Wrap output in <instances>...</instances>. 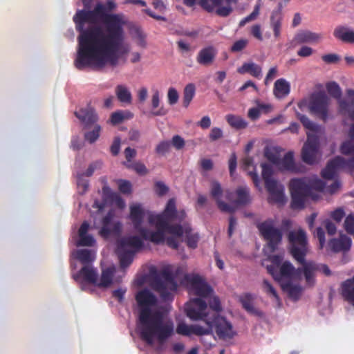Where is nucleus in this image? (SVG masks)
Here are the masks:
<instances>
[{"label": "nucleus", "instance_id": "obj_55", "mask_svg": "<svg viewBox=\"0 0 354 354\" xmlns=\"http://www.w3.org/2000/svg\"><path fill=\"white\" fill-rule=\"evenodd\" d=\"M95 243L94 238L90 234H85L82 236H79L77 241V246H93Z\"/></svg>", "mask_w": 354, "mask_h": 354}, {"label": "nucleus", "instance_id": "obj_18", "mask_svg": "<svg viewBox=\"0 0 354 354\" xmlns=\"http://www.w3.org/2000/svg\"><path fill=\"white\" fill-rule=\"evenodd\" d=\"M144 240L140 235L125 236L118 240L117 248L118 250L135 251L137 253L144 248Z\"/></svg>", "mask_w": 354, "mask_h": 354}, {"label": "nucleus", "instance_id": "obj_38", "mask_svg": "<svg viewBox=\"0 0 354 354\" xmlns=\"http://www.w3.org/2000/svg\"><path fill=\"white\" fill-rule=\"evenodd\" d=\"M236 200L238 205H247L250 203V189L246 186L239 187L236 190Z\"/></svg>", "mask_w": 354, "mask_h": 354}, {"label": "nucleus", "instance_id": "obj_54", "mask_svg": "<svg viewBox=\"0 0 354 354\" xmlns=\"http://www.w3.org/2000/svg\"><path fill=\"white\" fill-rule=\"evenodd\" d=\"M125 165L127 168L133 169L139 175L144 176L148 174V169L146 166L140 162L129 164L125 163Z\"/></svg>", "mask_w": 354, "mask_h": 354}, {"label": "nucleus", "instance_id": "obj_8", "mask_svg": "<svg viewBox=\"0 0 354 354\" xmlns=\"http://www.w3.org/2000/svg\"><path fill=\"white\" fill-rule=\"evenodd\" d=\"M329 104L328 97L324 93L319 92L311 95L308 108L312 114L326 122L328 119Z\"/></svg>", "mask_w": 354, "mask_h": 354}, {"label": "nucleus", "instance_id": "obj_12", "mask_svg": "<svg viewBox=\"0 0 354 354\" xmlns=\"http://www.w3.org/2000/svg\"><path fill=\"white\" fill-rule=\"evenodd\" d=\"M185 279L190 285L194 294L199 298H208L214 292L213 288L198 274H186Z\"/></svg>", "mask_w": 354, "mask_h": 354}, {"label": "nucleus", "instance_id": "obj_31", "mask_svg": "<svg viewBox=\"0 0 354 354\" xmlns=\"http://www.w3.org/2000/svg\"><path fill=\"white\" fill-rule=\"evenodd\" d=\"M326 90L328 94L333 98L337 100L338 104V113H339V102L342 100L346 102L351 103V100L347 97L348 100L342 99V89L339 84L335 82H330L326 85Z\"/></svg>", "mask_w": 354, "mask_h": 354}, {"label": "nucleus", "instance_id": "obj_63", "mask_svg": "<svg viewBox=\"0 0 354 354\" xmlns=\"http://www.w3.org/2000/svg\"><path fill=\"white\" fill-rule=\"evenodd\" d=\"M263 285L264 290L267 294H269L273 296L275 299H279V296L276 290L268 280L264 279Z\"/></svg>", "mask_w": 354, "mask_h": 354}, {"label": "nucleus", "instance_id": "obj_11", "mask_svg": "<svg viewBox=\"0 0 354 354\" xmlns=\"http://www.w3.org/2000/svg\"><path fill=\"white\" fill-rule=\"evenodd\" d=\"M145 210L140 204H133L130 206L129 218L132 222L134 230L145 240L149 241L150 233L153 231L142 227L145 216Z\"/></svg>", "mask_w": 354, "mask_h": 354}, {"label": "nucleus", "instance_id": "obj_37", "mask_svg": "<svg viewBox=\"0 0 354 354\" xmlns=\"http://www.w3.org/2000/svg\"><path fill=\"white\" fill-rule=\"evenodd\" d=\"M241 74L248 73L253 77L259 78L261 77V68L254 63H244L241 68L238 69Z\"/></svg>", "mask_w": 354, "mask_h": 354}, {"label": "nucleus", "instance_id": "obj_41", "mask_svg": "<svg viewBox=\"0 0 354 354\" xmlns=\"http://www.w3.org/2000/svg\"><path fill=\"white\" fill-rule=\"evenodd\" d=\"M201 320L205 323L206 326L203 327L199 325H192V334L198 336L212 334V326L211 325L212 321H211V318H206L205 319Z\"/></svg>", "mask_w": 354, "mask_h": 354}, {"label": "nucleus", "instance_id": "obj_58", "mask_svg": "<svg viewBox=\"0 0 354 354\" xmlns=\"http://www.w3.org/2000/svg\"><path fill=\"white\" fill-rule=\"evenodd\" d=\"M171 143L169 141H162L156 147V153L164 156L170 150Z\"/></svg>", "mask_w": 354, "mask_h": 354}, {"label": "nucleus", "instance_id": "obj_57", "mask_svg": "<svg viewBox=\"0 0 354 354\" xmlns=\"http://www.w3.org/2000/svg\"><path fill=\"white\" fill-rule=\"evenodd\" d=\"M259 8H260L259 5H257L254 7V10L252 12L251 14H250L248 16H247L246 17L243 18V19H241L240 21L239 26L243 27L248 22L254 20L259 14Z\"/></svg>", "mask_w": 354, "mask_h": 354}, {"label": "nucleus", "instance_id": "obj_39", "mask_svg": "<svg viewBox=\"0 0 354 354\" xmlns=\"http://www.w3.org/2000/svg\"><path fill=\"white\" fill-rule=\"evenodd\" d=\"M225 119L230 127L237 130L244 129L248 127V122L241 116L228 114Z\"/></svg>", "mask_w": 354, "mask_h": 354}, {"label": "nucleus", "instance_id": "obj_28", "mask_svg": "<svg viewBox=\"0 0 354 354\" xmlns=\"http://www.w3.org/2000/svg\"><path fill=\"white\" fill-rule=\"evenodd\" d=\"M281 170L295 172L297 171L294 160V153L292 151L287 152L283 158H279V162L276 163Z\"/></svg>", "mask_w": 354, "mask_h": 354}, {"label": "nucleus", "instance_id": "obj_4", "mask_svg": "<svg viewBox=\"0 0 354 354\" xmlns=\"http://www.w3.org/2000/svg\"><path fill=\"white\" fill-rule=\"evenodd\" d=\"M288 239L290 244V252L295 261L301 265L306 261L308 252L306 234L301 229L297 231H290Z\"/></svg>", "mask_w": 354, "mask_h": 354}, {"label": "nucleus", "instance_id": "obj_47", "mask_svg": "<svg viewBox=\"0 0 354 354\" xmlns=\"http://www.w3.org/2000/svg\"><path fill=\"white\" fill-rule=\"evenodd\" d=\"M297 118L306 129H308L313 132L318 131L319 126L311 121L306 115L298 113Z\"/></svg>", "mask_w": 354, "mask_h": 354}, {"label": "nucleus", "instance_id": "obj_35", "mask_svg": "<svg viewBox=\"0 0 354 354\" xmlns=\"http://www.w3.org/2000/svg\"><path fill=\"white\" fill-rule=\"evenodd\" d=\"M253 297L249 294H245L243 296L240 297V302L242 304L243 308L249 313L252 315L261 316V312L256 309L252 304Z\"/></svg>", "mask_w": 354, "mask_h": 354}, {"label": "nucleus", "instance_id": "obj_19", "mask_svg": "<svg viewBox=\"0 0 354 354\" xmlns=\"http://www.w3.org/2000/svg\"><path fill=\"white\" fill-rule=\"evenodd\" d=\"M270 196L268 202L272 204L283 205L286 203V198L284 194V186L278 181L270 182L265 186Z\"/></svg>", "mask_w": 354, "mask_h": 354}, {"label": "nucleus", "instance_id": "obj_6", "mask_svg": "<svg viewBox=\"0 0 354 354\" xmlns=\"http://www.w3.org/2000/svg\"><path fill=\"white\" fill-rule=\"evenodd\" d=\"M147 214L149 223L155 226L160 225L161 222L167 223L175 220L182 221L186 216L184 210L177 211L174 198H170L168 201L164 211L161 214H155L151 212H148Z\"/></svg>", "mask_w": 354, "mask_h": 354}, {"label": "nucleus", "instance_id": "obj_23", "mask_svg": "<svg viewBox=\"0 0 354 354\" xmlns=\"http://www.w3.org/2000/svg\"><path fill=\"white\" fill-rule=\"evenodd\" d=\"M283 8V3L279 2L277 10H273L270 16V26L273 30L274 35L277 38L279 37L281 34Z\"/></svg>", "mask_w": 354, "mask_h": 354}, {"label": "nucleus", "instance_id": "obj_2", "mask_svg": "<svg viewBox=\"0 0 354 354\" xmlns=\"http://www.w3.org/2000/svg\"><path fill=\"white\" fill-rule=\"evenodd\" d=\"M136 300L140 308L138 328L140 338L149 345H152L155 339L162 343L172 335L173 323L164 322L163 313L151 309L156 305L157 298L150 290L144 289L139 291L136 295Z\"/></svg>", "mask_w": 354, "mask_h": 354}, {"label": "nucleus", "instance_id": "obj_20", "mask_svg": "<svg viewBox=\"0 0 354 354\" xmlns=\"http://www.w3.org/2000/svg\"><path fill=\"white\" fill-rule=\"evenodd\" d=\"M223 193V190L221 184L218 181H213L211 184L210 194L215 200L218 209L223 212L233 213L235 211L234 207L221 200Z\"/></svg>", "mask_w": 354, "mask_h": 354}, {"label": "nucleus", "instance_id": "obj_61", "mask_svg": "<svg viewBox=\"0 0 354 354\" xmlns=\"http://www.w3.org/2000/svg\"><path fill=\"white\" fill-rule=\"evenodd\" d=\"M171 143L176 150L182 149L185 145V140L178 135H175L172 137Z\"/></svg>", "mask_w": 354, "mask_h": 354}, {"label": "nucleus", "instance_id": "obj_48", "mask_svg": "<svg viewBox=\"0 0 354 354\" xmlns=\"http://www.w3.org/2000/svg\"><path fill=\"white\" fill-rule=\"evenodd\" d=\"M262 178L265 182V186L270 182H276L277 180L272 178L273 170L271 165L267 163L261 164Z\"/></svg>", "mask_w": 354, "mask_h": 354}, {"label": "nucleus", "instance_id": "obj_15", "mask_svg": "<svg viewBox=\"0 0 354 354\" xmlns=\"http://www.w3.org/2000/svg\"><path fill=\"white\" fill-rule=\"evenodd\" d=\"M73 279L81 285V289L86 290V284L96 286L98 279L97 270L92 265H85L73 275Z\"/></svg>", "mask_w": 354, "mask_h": 354}, {"label": "nucleus", "instance_id": "obj_33", "mask_svg": "<svg viewBox=\"0 0 354 354\" xmlns=\"http://www.w3.org/2000/svg\"><path fill=\"white\" fill-rule=\"evenodd\" d=\"M116 252L120 260V267L123 269L129 267L131 264L134 256L136 254L135 251L118 250V248H116Z\"/></svg>", "mask_w": 354, "mask_h": 354}, {"label": "nucleus", "instance_id": "obj_29", "mask_svg": "<svg viewBox=\"0 0 354 354\" xmlns=\"http://www.w3.org/2000/svg\"><path fill=\"white\" fill-rule=\"evenodd\" d=\"M333 35L335 38L346 43H354V31L346 26H339L335 28Z\"/></svg>", "mask_w": 354, "mask_h": 354}, {"label": "nucleus", "instance_id": "obj_43", "mask_svg": "<svg viewBox=\"0 0 354 354\" xmlns=\"http://www.w3.org/2000/svg\"><path fill=\"white\" fill-rule=\"evenodd\" d=\"M196 87L194 84H188L183 91V104L187 107L195 95Z\"/></svg>", "mask_w": 354, "mask_h": 354}, {"label": "nucleus", "instance_id": "obj_30", "mask_svg": "<svg viewBox=\"0 0 354 354\" xmlns=\"http://www.w3.org/2000/svg\"><path fill=\"white\" fill-rule=\"evenodd\" d=\"M115 269L114 267H109L102 271L100 279L97 281L96 286L99 288L109 287L113 282V277Z\"/></svg>", "mask_w": 354, "mask_h": 354}, {"label": "nucleus", "instance_id": "obj_14", "mask_svg": "<svg viewBox=\"0 0 354 354\" xmlns=\"http://www.w3.org/2000/svg\"><path fill=\"white\" fill-rule=\"evenodd\" d=\"M212 329L214 328L216 335L220 339H231L234 335L230 322L219 315H212L211 317Z\"/></svg>", "mask_w": 354, "mask_h": 354}, {"label": "nucleus", "instance_id": "obj_21", "mask_svg": "<svg viewBox=\"0 0 354 354\" xmlns=\"http://www.w3.org/2000/svg\"><path fill=\"white\" fill-rule=\"evenodd\" d=\"M75 115L84 125L85 129L89 128L90 126L95 124L98 120V117L95 110L89 106L75 111Z\"/></svg>", "mask_w": 354, "mask_h": 354}, {"label": "nucleus", "instance_id": "obj_45", "mask_svg": "<svg viewBox=\"0 0 354 354\" xmlns=\"http://www.w3.org/2000/svg\"><path fill=\"white\" fill-rule=\"evenodd\" d=\"M264 156L269 161L276 165L279 158V149L276 147H266L264 149Z\"/></svg>", "mask_w": 354, "mask_h": 354}, {"label": "nucleus", "instance_id": "obj_17", "mask_svg": "<svg viewBox=\"0 0 354 354\" xmlns=\"http://www.w3.org/2000/svg\"><path fill=\"white\" fill-rule=\"evenodd\" d=\"M318 147L319 142L317 138L314 136L308 135L307 141L301 150L302 160L308 165L315 163Z\"/></svg>", "mask_w": 354, "mask_h": 354}, {"label": "nucleus", "instance_id": "obj_60", "mask_svg": "<svg viewBox=\"0 0 354 354\" xmlns=\"http://www.w3.org/2000/svg\"><path fill=\"white\" fill-rule=\"evenodd\" d=\"M168 102L170 105H174L178 102L179 95L176 88L171 87L167 93Z\"/></svg>", "mask_w": 354, "mask_h": 354}, {"label": "nucleus", "instance_id": "obj_5", "mask_svg": "<svg viewBox=\"0 0 354 354\" xmlns=\"http://www.w3.org/2000/svg\"><path fill=\"white\" fill-rule=\"evenodd\" d=\"M289 189L291 194V207L294 209H303L306 198L310 195V187L308 186L307 178L292 179Z\"/></svg>", "mask_w": 354, "mask_h": 354}, {"label": "nucleus", "instance_id": "obj_9", "mask_svg": "<svg viewBox=\"0 0 354 354\" xmlns=\"http://www.w3.org/2000/svg\"><path fill=\"white\" fill-rule=\"evenodd\" d=\"M156 231L150 233L149 241L158 245L165 241V232L174 235L176 237H181L185 234V227L180 224L172 225L169 222L162 223L156 225Z\"/></svg>", "mask_w": 354, "mask_h": 354}, {"label": "nucleus", "instance_id": "obj_36", "mask_svg": "<svg viewBox=\"0 0 354 354\" xmlns=\"http://www.w3.org/2000/svg\"><path fill=\"white\" fill-rule=\"evenodd\" d=\"M185 235L187 245L192 249L196 248L199 241V235L198 233H193L189 225H185Z\"/></svg>", "mask_w": 354, "mask_h": 354}, {"label": "nucleus", "instance_id": "obj_50", "mask_svg": "<svg viewBox=\"0 0 354 354\" xmlns=\"http://www.w3.org/2000/svg\"><path fill=\"white\" fill-rule=\"evenodd\" d=\"M209 299L208 300L209 308L212 310L213 312H209L210 317L212 315H218L220 312L222 311V306L221 304V301L217 296L209 297Z\"/></svg>", "mask_w": 354, "mask_h": 354}, {"label": "nucleus", "instance_id": "obj_49", "mask_svg": "<svg viewBox=\"0 0 354 354\" xmlns=\"http://www.w3.org/2000/svg\"><path fill=\"white\" fill-rule=\"evenodd\" d=\"M132 116L133 115L129 112L124 114L122 111H116L111 115L110 122L112 124L116 125L122 122L124 119L132 118Z\"/></svg>", "mask_w": 354, "mask_h": 354}, {"label": "nucleus", "instance_id": "obj_64", "mask_svg": "<svg viewBox=\"0 0 354 354\" xmlns=\"http://www.w3.org/2000/svg\"><path fill=\"white\" fill-rule=\"evenodd\" d=\"M223 136V131L218 127H213L209 134V138L211 141H216Z\"/></svg>", "mask_w": 354, "mask_h": 354}, {"label": "nucleus", "instance_id": "obj_62", "mask_svg": "<svg viewBox=\"0 0 354 354\" xmlns=\"http://www.w3.org/2000/svg\"><path fill=\"white\" fill-rule=\"evenodd\" d=\"M248 44L247 39H239L234 43L231 47V51L233 53L240 52L243 50Z\"/></svg>", "mask_w": 354, "mask_h": 354}, {"label": "nucleus", "instance_id": "obj_3", "mask_svg": "<svg viewBox=\"0 0 354 354\" xmlns=\"http://www.w3.org/2000/svg\"><path fill=\"white\" fill-rule=\"evenodd\" d=\"M151 286L164 301L172 299L171 292L177 290V283L174 275L167 270H162L160 275L154 277Z\"/></svg>", "mask_w": 354, "mask_h": 354}, {"label": "nucleus", "instance_id": "obj_59", "mask_svg": "<svg viewBox=\"0 0 354 354\" xmlns=\"http://www.w3.org/2000/svg\"><path fill=\"white\" fill-rule=\"evenodd\" d=\"M344 216L345 212L343 207H338L330 214V217L337 223H340Z\"/></svg>", "mask_w": 354, "mask_h": 354}, {"label": "nucleus", "instance_id": "obj_52", "mask_svg": "<svg viewBox=\"0 0 354 354\" xmlns=\"http://www.w3.org/2000/svg\"><path fill=\"white\" fill-rule=\"evenodd\" d=\"M308 186L310 187V192L314 189L319 192L324 191L326 183L319 178L307 179Z\"/></svg>", "mask_w": 354, "mask_h": 354}, {"label": "nucleus", "instance_id": "obj_40", "mask_svg": "<svg viewBox=\"0 0 354 354\" xmlns=\"http://www.w3.org/2000/svg\"><path fill=\"white\" fill-rule=\"evenodd\" d=\"M281 287L294 300H297L302 292V288L299 285L292 284L290 281L282 284Z\"/></svg>", "mask_w": 354, "mask_h": 354}, {"label": "nucleus", "instance_id": "obj_51", "mask_svg": "<svg viewBox=\"0 0 354 354\" xmlns=\"http://www.w3.org/2000/svg\"><path fill=\"white\" fill-rule=\"evenodd\" d=\"M101 131V127L97 124H94L93 129L91 131H88L84 134V138L89 143L95 142L100 137Z\"/></svg>", "mask_w": 354, "mask_h": 354}, {"label": "nucleus", "instance_id": "obj_46", "mask_svg": "<svg viewBox=\"0 0 354 354\" xmlns=\"http://www.w3.org/2000/svg\"><path fill=\"white\" fill-rule=\"evenodd\" d=\"M230 3L233 0H226ZM223 0H199V5L205 10L212 12L215 7L221 6Z\"/></svg>", "mask_w": 354, "mask_h": 354}, {"label": "nucleus", "instance_id": "obj_22", "mask_svg": "<svg viewBox=\"0 0 354 354\" xmlns=\"http://www.w3.org/2000/svg\"><path fill=\"white\" fill-rule=\"evenodd\" d=\"M351 239L345 234H341L338 239H332L328 242L329 248L334 252L348 251L351 246Z\"/></svg>", "mask_w": 354, "mask_h": 354}, {"label": "nucleus", "instance_id": "obj_24", "mask_svg": "<svg viewBox=\"0 0 354 354\" xmlns=\"http://www.w3.org/2000/svg\"><path fill=\"white\" fill-rule=\"evenodd\" d=\"M303 272L302 268L296 269L294 266L288 261H284L279 269V280L281 278L295 279Z\"/></svg>", "mask_w": 354, "mask_h": 354}, {"label": "nucleus", "instance_id": "obj_56", "mask_svg": "<svg viewBox=\"0 0 354 354\" xmlns=\"http://www.w3.org/2000/svg\"><path fill=\"white\" fill-rule=\"evenodd\" d=\"M192 325L188 326L184 322L178 323L176 329L178 334L184 336H190L192 335Z\"/></svg>", "mask_w": 354, "mask_h": 354}, {"label": "nucleus", "instance_id": "obj_7", "mask_svg": "<svg viewBox=\"0 0 354 354\" xmlns=\"http://www.w3.org/2000/svg\"><path fill=\"white\" fill-rule=\"evenodd\" d=\"M274 221L267 219L257 225L260 234L268 241V246L274 252L282 240V232L280 229L274 227Z\"/></svg>", "mask_w": 354, "mask_h": 354}, {"label": "nucleus", "instance_id": "obj_10", "mask_svg": "<svg viewBox=\"0 0 354 354\" xmlns=\"http://www.w3.org/2000/svg\"><path fill=\"white\" fill-rule=\"evenodd\" d=\"M186 315L192 321H198L211 318L205 301L201 298H194L186 304L185 307Z\"/></svg>", "mask_w": 354, "mask_h": 354}, {"label": "nucleus", "instance_id": "obj_32", "mask_svg": "<svg viewBox=\"0 0 354 354\" xmlns=\"http://www.w3.org/2000/svg\"><path fill=\"white\" fill-rule=\"evenodd\" d=\"M290 91V84L283 78L277 80L274 85V93L277 97L288 95Z\"/></svg>", "mask_w": 354, "mask_h": 354}, {"label": "nucleus", "instance_id": "obj_34", "mask_svg": "<svg viewBox=\"0 0 354 354\" xmlns=\"http://www.w3.org/2000/svg\"><path fill=\"white\" fill-rule=\"evenodd\" d=\"M76 259L84 266L91 265L95 260V252L89 249H80L76 252Z\"/></svg>", "mask_w": 354, "mask_h": 354}, {"label": "nucleus", "instance_id": "obj_25", "mask_svg": "<svg viewBox=\"0 0 354 354\" xmlns=\"http://www.w3.org/2000/svg\"><path fill=\"white\" fill-rule=\"evenodd\" d=\"M322 38V34L310 30H302L295 35V41L299 44L305 43L314 44L317 43Z\"/></svg>", "mask_w": 354, "mask_h": 354}, {"label": "nucleus", "instance_id": "obj_53", "mask_svg": "<svg viewBox=\"0 0 354 354\" xmlns=\"http://www.w3.org/2000/svg\"><path fill=\"white\" fill-rule=\"evenodd\" d=\"M340 152L346 156L354 155V140H348L343 142L340 146Z\"/></svg>", "mask_w": 354, "mask_h": 354}, {"label": "nucleus", "instance_id": "obj_1", "mask_svg": "<svg viewBox=\"0 0 354 354\" xmlns=\"http://www.w3.org/2000/svg\"><path fill=\"white\" fill-rule=\"evenodd\" d=\"M82 1L84 8L77 10L73 17L79 32L74 66L80 71L87 67L102 68L106 64L116 66L124 41L122 15L106 13L101 3L91 10L93 0Z\"/></svg>", "mask_w": 354, "mask_h": 354}, {"label": "nucleus", "instance_id": "obj_16", "mask_svg": "<svg viewBox=\"0 0 354 354\" xmlns=\"http://www.w3.org/2000/svg\"><path fill=\"white\" fill-rule=\"evenodd\" d=\"M346 95L351 100V103L344 100L339 102V114L344 118L350 119L354 122V90L348 88L346 91ZM348 136L354 139V122L351 125Z\"/></svg>", "mask_w": 354, "mask_h": 354}, {"label": "nucleus", "instance_id": "obj_42", "mask_svg": "<svg viewBox=\"0 0 354 354\" xmlns=\"http://www.w3.org/2000/svg\"><path fill=\"white\" fill-rule=\"evenodd\" d=\"M122 225L120 222H115L112 225H102L100 230V234L104 238H108L112 234L120 232Z\"/></svg>", "mask_w": 354, "mask_h": 354}, {"label": "nucleus", "instance_id": "obj_27", "mask_svg": "<svg viewBox=\"0 0 354 354\" xmlns=\"http://www.w3.org/2000/svg\"><path fill=\"white\" fill-rule=\"evenodd\" d=\"M339 156H336L329 160L324 169H322L321 174L324 179L331 180L335 176L338 169L342 168L338 162L342 161Z\"/></svg>", "mask_w": 354, "mask_h": 354}, {"label": "nucleus", "instance_id": "obj_26", "mask_svg": "<svg viewBox=\"0 0 354 354\" xmlns=\"http://www.w3.org/2000/svg\"><path fill=\"white\" fill-rule=\"evenodd\" d=\"M216 55L215 48L212 46H208L202 48L199 52L196 57V61L201 65H209L211 64Z\"/></svg>", "mask_w": 354, "mask_h": 354}, {"label": "nucleus", "instance_id": "obj_13", "mask_svg": "<svg viewBox=\"0 0 354 354\" xmlns=\"http://www.w3.org/2000/svg\"><path fill=\"white\" fill-rule=\"evenodd\" d=\"M306 282L308 286H314L315 283V273L322 272L326 276H330L331 271L326 264H319L313 261H305L301 264Z\"/></svg>", "mask_w": 354, "mask_h": 354}, {"label": "nucleus", "instance_id": "obj_44", "mask_svg": "<svg viewBox=\"0 0 354 354\" xmlns=\"http://www.w3.org/2000/svg\"><path fill=\"white\" fill-rule=\"evenodd\" d=\"M118 99L122 102L130 103L131 94L127 88L123 85H118L115 88Z\"/></svg>", "mask_w": 354, "mask_h": 354}]
</instances>
